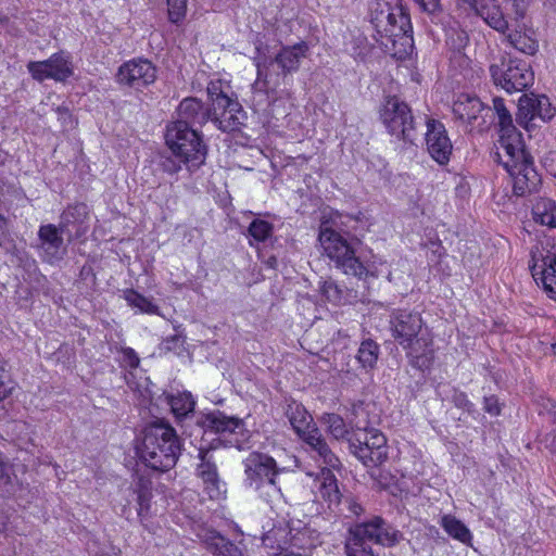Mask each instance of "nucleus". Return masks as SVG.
<instances>
[{
	"instance_id": "obj_33",
	"label": "nucleus",
	"mask_w": 556,
	"mask_h": 556,
	"mask_svg": "<svg viewBox=\"0 0 556 556\" xmlns=\"http://www.w3.org/2000/svg\"><path fill=\"white\" fill-rule=\"evenodd\" d=\"M287 415L293 430L298 433L309 429L314 424L313 417L307 413L305 407L296 402L288 405Z\"/></svg>"
},
{
	"instance_id": "obj_13",
	"label": "nucleus",
	"mask_w": 556,
	"mask_h": 556,
	"mask_svg": "<svg viewBox=\"0 0 556 556\" xmlns=\"http://www.w3.org/2000/svg\"><path fill=\"white\" fill-rule=\"evenodd\" d=\"M490 73L494 84L508 93L523 91L534 81L531 66L526 61L510 56H502L498 63L491 64Z\"/></svg>"
},
{
	"instance_id": "obj_5",
	"label": "nucleus",
	"mask_w": 556,
	"mask_h": 556,
	"mask_svg": "<svg viewBox=\"0 0 556 556\" xmlns=\"http://www.w3.org/2000/svg\"><path fill=\"white\" fill-rule=\"evenodd\" d=\"M370 23L381 38V45L388 47L397 40L412 41L409 15L400 7H392L386 0H370L368 3Z\"/></svg>"
},
{
	"instance_id": "obj_38",
	"label": "nucleus",
	"mask_w": 556,
	"mask_h": 556,
	"mask_svg": "<svg viewBox=\"0 0 556 556\" xmlns=\"http://www.w3.org/2000/svg\"><path fill=\"white\" fill-rule=\"evenodd\" d=\"M273 225L264 219L255 218L249 226V243L251 247L265 242L273 235Z\"/></svg>"
},
{
	"instance_id": "obj_8",
	"label": "nucleus",
	"mask_w": 556,
	"mask_h": 556,
	"mask_svg": "<svg viewBox=\"0 0 556 556\" xmlns=\"http://www.w3.org/2000/svg\"><path fill=\"white\" fill-rule=\"evenodd\" d=\"M229 89L220 79L211 80L207 85L213 123L224 132L237 130L245 117L240 103L229 96Z\"/></svg>"
},
{
	"instance_id": "obj_28",
	"label": "nucleus",
	"mask_w": 556,
	"mask_h": 556,
	"mask_svg": "<svg viewBox=\"0 0 556 556\" xmlns=\"http://www.w3.org/2000/svg\"><path fill=\"white\" fill-rule=\"evenodd\" d=\"M483 110L484 106L478 97L466 93L459 94L453 104L455 116L468 123L477 119Z\"/></svg>"
},
{
	"instance_id": "obj_43",
	"label": "nucleus",
	"mask_w": 556,
	"mask_h": 556,
	"mask_svg": "<svg viewBox=\"0 0 556 556\" xmlns=\"http://www.w3.org/2000/svg\"><path fill=\"white\" fill-rule=\"evenodd\" d=\"M184 162L180 157L175 154L173 156L165 157L162 162L163 170L167 174L175 175L182 169Z\"/></svg>"
},
{
	"instance_id": "obj_47",
	"label": "nucleus",
	"mask_w": 556,
	"mask_h": 556,
	"mask_svg": "<svg viewBox=\"0 0 556 556\" xmlns=\"http://www.w3.org/2000/svg\"><path fill=\"white\" fill-rule=\"evenodd\" d=\"M122 362L129 368H137L139 366L140 359L131 348H125L122 350Z\"/></svg>"
},
{
	"instance_id": "obj_42",
	"label": "nucleus",
	"mask_w": 556,
	"mask_h": 556,
	"mask_svg": "<svg viewBox=\"0 0 556 556\" xmlns=\"http://www.w3.org/2000/svg\"><path fill=\"white\" fill-rule=\"evenodd\" d=\"M321 476H323V482H321V486L324 488L325 490V493L328 495V497L331 500V495L333 493L334 497L337 498V494H338V486H337V481H336V478L334 476L332 475V472L329 470V469H323L321 470Z\"/></svg>"
},
{
	"instance_id": "obj_24",
	"label": "nucleus",
	"mask_w": 556,
	"mask_h": 556,
	"mask_svg": "<svg viewBox=\"0 0 556 556\" xmlns=\"http://www.w3.org/2000/svg\"><path fill=\"white\" fill-rule=\"evenodd\" d=\"M484 22L498 33L508 30V22L497 0H466Z\"/></svg>"
},
{
	"instance_id": "obj_12",
	"label": "nucleus",
	"mask_w": 556,
	"mask_h": 556,
	"mask_svg": "<svg viewBox=\"0 0 556 556\" xmlns=\"http://www.w3.org/2000/svg\"><path fill=\"white\" fill-rule=\"evenodd\" d=\"M379 116L389 135L404 142H414V116L404 101L395 96L387 97L380 106Z\"/></svg>"
},
{
	"instance_id": "obj_27",
	"label": "nucleus",
	"mask_w": 556,
	"mask_h": 556,
	"mask_svg": "<svg viewBox=\"0 0 556 556\" xmlns=\"http://www.w3.org/2000/svg\"><path fill=\"white\" fill-rule=\"evenodd\" d=\"M298 435L316 453L324 465L329 467L337 466L339 460L329 448L316 425H313L307 430H303V432L298 433Z\"/></svg>"
},
{
	"instance_id": "obj_55",
	"label": "nucleus",
	"mask_w": 556,
	"mask_h": 556,
	"mask_svg": "<svg viewBox=\"0 0 556 556\" xmlns=\"http://www.w3.org/2000/svg\"><path fill=\"white\" fill-rule=\"evenodd\" d=\"M343 548H344V551L348 553V541H345V542L343 543Z\"/></svg>"
},
{
	"instance_id": "obj_14",
	"label": "nucleus",
	"mask_w": 556,
	"mask_h": 556,
	"mask_svg": "<svg viewBox=\"0 0 556 556\" xmlns=\"http://www.w3.org/2000/svg\"><path fill=\"white\" fill-rule=\"evenodd\" d=\"M27 70L30 76L39 83L47 79L65 81L73 76L74 64L68 52L60 51L47 60L28 62Z\"/></svg>"
},
{
	"instance_id": "obj_46",
	"label": "nucleus",
	"mask_w": 556,
	"mask_h": 556,
	"mask_svg": "<svg viewBox=\"0 0 556 556\" xmlns=\"http://www.w3.org/2000/svg\"><path fill=\"white\" fill-rule=\"evenodd\" d=\"M371 46L367 42V39L359 37L355 41L353 56L355 59L364 60L369 54Z\"/></svg>"
},
{
	"instance_id": "obj_39",
	"label": "nucleus",
	"mask_w": 556,
	"mask_h": 556,
	"mask_svg": "<svg viewBox=\"0 0 556 556\" xmlns=\"http://www.w3.org/2000/svg\"><path fill=\"white\" fill-rule=\"evenodd\" d=\"M325 422L329 432L336 439H343L348 432L343 418L337 414H327Z\"/></svg>"
},
{
	"instance_id": "obj_45",
	"label": "nucleus",
	"mask_w": 556,
	"mask_h": 556,
	"mask_svg": "<svg viewBox=\"0 0 556 556\" xmlns=\"http://www.w3.org/2000/svg\"><path fill=\"white\" fill-rule=\"evenodd\" d=\"M483 409L491 416H498L501 414V404L495 395L484 396Z\"/></svg>"
},
{
	"instance_id": "obj_1",
	"label": "nucleus",
	"mask_w": 556,
	"mask_h": 556,
	"mask_svg": "<svg viewBox=\"0 0 556 556\" xmlns=\"http://www.w3.org/2000/svg\"><path fill=\"white\" fill-rule=\"evenodd\" d=\"M181 442L176 430L163 421L146 428L137 454L142 463L153 470L166 471L173 468L180 455Z\"/></svg>"
},
{
	"instance_id": "obj_26",
	"label": "nucleus",
	"mask_w": 556,
	"mask_h": 556,
	"mask_svg": "<svg viewBox=\"0 0 556 556\" xmlns=\"http://www.w3.org/2000/svg\"><path fill=\"white\" fill-rule=\"evenodd\" d=\"M197 422L205 430L212 432H230L241 431L243 424L240 419L228 417L219 410H214L201 416Z\"/></svg>"
},
{
	"instance_id": "obj_32",
	"label": "nucleus",
	"mask_w": 556,
	"mask_h": 556,
	"mask_svg": "<svg viewBox=\"0 0 556 556\" xmlns=\"http://www.w3.org/2000/svg\"><path fill=\"white\" fill-rule=\"evenodd\" d=\"M508 42L518 51L533 55L539 49L538 40L532 31L526 30L518 25V28L507 35Z\"/></svg>"
},
{
	"instance_id": "obj_25",
	"label": "nucleus",
	"mask_w": 556,
	"mask_h": 556,
	"mask_svg": "<svg viewBox=\"0 0 556 556\" xmlns=\"http://www.w3.org/2000/svg\"><path fill=\"white\" fill-rule=\"evenodd\" d=\"M177 121H184L193 128L195 125H203L207 121L213 122V111L211 109L205 110L195 98H186L178 106Z\"/></svg>"
},
{
	"instance_id": "obj_15",
	"label": "nucleus",
	"mask_w": 556,
	"mask_h": 556,
	"mask_svg": "<svg viewBox=\"0 0 556 556\" xmlns=\"http://www.w3.org/2000/svg\"><path fill=\"white\" fill-rule=\"evenodd\" d=\"M157 77V70L155 65L143 58H136L123 63L117 71L116 81L135 90H142L143 88L154 84Z\"/></svg>"
},
{
	"instance_id": "obj_36",
	"label": "nucleus",
	"mask_w": 556,
	"mask_h": 556,
	"mask_svg": "<svg viewBox=\"0 0 556 556\" xmlns=\"http://www.w3.org/2000/svg\"><path fill=\"white\" fill-rule=\"evenodd\" d=\"M535 96L523 94L518 101V113L517 121L525 128H529V125L538 119Z\"/></svg>"
},
{
	"instance_id": "obj_29",
	"label": "nucleus",
	"mask_w": 556,
	"mask_h": 556,
	"mask_svg": "<svg viewBox=\"0 0 556 556\" xmlns=\"http://www.w3.org/2000/svg\"><path fill=\"white\" fill-rule=\"evenodd\" d=\"M354 219L357 224H359V227H354L355 233L352 236L350 233V271H353V275L358 277L359 279L368 275V268L359 262V257L355 255V251L353 248L354 240H358V236H363L365 231L368 230V220L365 217V215L361 214L359 216H356L355 218H352L350 216V222Z\"/></svg>"
},
{
	"instance_id": "obj_16",
	"label": "nucleus",
	"mask_w": 556,
	"mask_h": 556,
	"mask_svg": "<svg viewBox=\"0 0 556 556\" xmlns=\"http://www.w3.org/2000/svg\"><path fill=\"white\" fill-rule=\"evenodd\" d=\"M426 126L425 142L429 155L438 164L446 165L452 155L453 144L445 126L433 118H429Z\"/></svg>"
},
{
	"instance_id": "obj_10",
	"label": "nucleus",
	"mask_w": 556,
	"mask_h": 556,
	"mask_svg": "<svg viewBox=\"0 0 556 556\" xmlns=\"http://www.w3.org/2000/svg\"><path fill=\"white\" fill-rule=\"evenodd\" d=\"M403 540V533L380 516H374L350 529V551L352 548L372 551L371 543L393 547Z\"/></svg>"
},
{
	"instance_id": "obj_37",
	"label": "nucleus",
	"mask_w": 556,
	"mask_h": 556,
	"mask_svg": "<svg viewBox=\"0 0 556 556\" xmlns=\"http://www.w3.org/2000/svg\"><path fill=\"white\" fill-rule=\"evenodd\" d=\"M378 354L379 346L368 339L362 342L355 358L364 369H372L377 363Z\"/></svg>"
},
{
	"instance_id": "obj_49",
	"label": "nucleus",
	"mask_w": 556,
	"mask_h": 556,
	"mask_svg": "<svg viewBox=\"0 0 556 556\" xmlns=\"http://www.w3.org/2000/svg\"><path fill=\"white\" fill-rule=\"evenodd\" d=\"M4 374H5L4 361L0 356V401L5 399L10 394V392H11V387L5 381V379H4L5 375Z\"/></svg>"
},
{
	"instance_id": "obj_51",
	"label": "nucleus",
	"mask_w": 556,
	"mask_h": 556,
	"mask_svg": "<svg viewBox=\"0 0 556 556\" xmlns=\"http://www.w3.org/2000/svg\"><path fill=\"white\" fill-rule=\"evenodd\" d=\"M431 254L438 258L445 254V249L440 241H430Z\"/></svg>"
},
{
	"instance_id": "obj_31",
	"label": "nucleus",
	"mask_w": 556,
	"mask_h": 556,
	"mask_svg": "<svg viewBox=\"0 0 556 556\" xmlns=\"http://www.w3.org/2000/svg\"><path fill=\"white\" fill-rule=\"evenodd\" d=\"M440 525L444 529V531L454 540H457L460 543L468 546L472 545V534L470 530L463 521L457 519L455 516H442Z\"/></svg>"
},
{
	"instance_id": "obj_34",
	"label": "nucleus",
	"mask_w": 556,
	"mask_h": 556,
	"mask_svg": "<svg viewBox=\"0 0 556 556\" xmlns=\"http://www.w3.org/2000/svg\"><path fill=\"white\" fill-rule=\"evenodd\" d=\"M123 298L130 307L137 308L142 314L161 315L159 306L153 303L152 299L134 289H126Z\"/></svg>"
},
{
	"instance_id": "obj_18",
	"label": "nucleus",
	"mask_w": 556,
	"mask_h": 556,
	"mask_svg": "<svg viewBox=\"0 0 556 556\" xmlns=\"http://www.w3.org/2000/svg\"><path fill=\"white\" fill-rule=\"evenodd\" d=\"M89 208L86 204L70 205L61 215L60 230L68 240L78 239L89 230Z\"/></svg>"
},
{
	"instance_id": "obj_40",
	"label": "nucleus",
	"mask_w": 556,
	"mask_h": 556,
	"mask_svg": "<svg viewBox=\"0 0 556 556\" xmlns=\"http://www.w3.org/2000/svg\"><path fill=\"white\" fill-rule=\"evenodd\" d=\"M538 119L547 122L553 118L555 109L552 106L549 99L545 96H535Z\"/></svg>"
},
{
	"instance_id": "obj_21",
	"label": "nucleus",
	"mask_w": 556,
	"mask_h": 556,
	"mask_svg": "<svg viewBox=\"0 0 556 556\" xmlns=\"http://www.w3.org/2000/svg\"><path fill=\"white\" fill-rule=\"evenodd\" d=\"M201 463L198 465V476L202 479L204 492L211 500H219L226 493V485L220 481L212 454L208 451H200Z\"/></svg>"
},
{
	"instance_id": "obj_35",
	"label": "nucleus",
	"mask_w": 556,
	"mask_h": 556,
	"mask_svg": "<svg viewBox=\"0 0 556 556\" xmlns=\"http://www.w3.org/2000/svg\"><path fill=\"white\" fill-rule=\"evenodd\" d=\"M168 405L176 419L180 420L193 412L195 402L190 392H178L168 396Z\"/></svg>"
},
{
	"instance_id": "obj_20",
	"label": "nucleus",
	"mask_w": 556,
	"mask_h": 556,
	"mask_svg": "<svg viewBox=\"0 0 556 556\" xmlns=\"http://www.w3.org/2000/svg\"><path fill=\"white\" fill-rule=\"evenodd\" d=\"M60 227L48 224L40 226L38 230V238L40 240V253L43 261L55 264L60 262L65 255L66 248L61 236Z\"/></svg>"
},
{
	"instance_id": "obj_3",
	"label": "nucleus",
	"mask_w": 556,
	"mask_h": 556,
	"mask_svg": "<svg viewBox=\"0 0 556 556\" xmlns=\"http://www.w3.org/2000/svg\"><path fill=\"white\" fill-rule=\"evenodd\" d=\"M244 488L257 494L266 503H275L282 497L279 477L287 468L267 453L251 452L242 460Z\"/></svg>"
},
{
	"instance_id": "obj_23",
	"label": "nucleus",
	"mask_w": 556,
	"mask_h": 556,
	"mask_svg": "<svg viewBox=\"0 0 556 556\" xmlns=\"http://www.w3.org/2000/svg\"><path fill=\"white\" fill-rule=\"evenodd\" d=\"M199 538L213 556H248L242 542L233 543L215 530H203Z\"/></svg>"
},
{
	"instance_id": "obj_17",
	"label": "nucleus",
	"mask_w": 556,
	"mask_h": 556,
	"mask_svg": "<svg viewBox=\"0 0 556 556\" xmlns=\"http://www.w3.org/2000/svg\"><path fill=\"white\" fill-rule=\"evenodd\" d=\"M319 242L334 265L344 274L348 273V242L341 233L330 227L328 222H324L320 226Z\"/></svg>"
},
{
	"instance_id": "obj_2",
	"label": "nucleus",
	"mask_w": 556,
	"mask_h": 556,
	"mask_svg": "<svg viewBox=\"0 0 556 556\" xmlns=\"http://www.w3.org/2000/svg\"><path fill=\"white\" fill-rule=\"evenodd\" d=\"M350 418V452L366 467H376L387 458L386 437L372 428L367 406L361 402L352 409Z\"/></svg>"
},
{
	"instance_id": "obj_41",
	"label": "nucleus",
	"mask_w": 556,
	"mask_h": 556,
	"mask_svg": "<svg viewBox=\"0 0 556 556\" xmlns=\"http://www.w3.org/2000/svg\"><path fill=\"white\" fill-rule=\"evenodd\" d=\"M168 16L173 23L180 22L186 14L187 0H167Z\"/></svg>"
},
{
	"instance_id": "obj_9",
	"label": "nucleus",
	"mask_w": 556,
	"mask_h": 556,
	"mask_svg": "<svg viewBox=\"0 0 556 556\" xmlns=\"http://www.w3.org/2000/svg\"><path fill=\"white\" fill-rule=\"evenodd\" d=\"M510 152L507 149H502L496 152V155L511 177L515 194L523 197L536 191L541 185V178L530 155L523 149V142L519 144L518 152Z\"/></svg>"
},
{
	"instance_id": "obj_48",
	"label": "nucleus",
	"mask_w": 556,
	"mask_h": 556,
	"mask_svg": "<svg viewBox=\"0 0 556 556\" xmlns=\"http://www.w3.org/2000/svg\"><path fill=\"white\" fill-rule=\"evenodd\" d=\"M419 8L429 14H434L441 10V0H414Z\"/></svg>"
},
{
	"instance_id": "obj_19",
	"label": "nucleus",
	"mask_w": 556,
	"mask_h": 556,
	"mask_svg": "<svg viewBox=\"0 0 556 556\" xmlns=\"http://www.w3.org/2000/svg\"><path fill=\"white\" fill-rule=\"evenodd\" d=\"M494 110L498 117L500 125V139L498 150L507 149L510 153L519 151V144L522 142L521 134L513 124V118L509 111L504 104V100L495 98L493 100Z\"/></svg>"
},
{
	"instance_id": "obj_7",
	"label": "nucleus",
	"mask_w": 556,
	"mask_h": 556,
	"mask_svg": "<svg viewBox=\"0 0 556 556\" xmlns=\"http://www.w3.org/2000/svg\"><path fill=\"white\" fill-rule=\"evenodd\" d=\"M307 49L308 48L305 42L285 47L275 56L274 61L268 62L265 58L261 56L260 49L257 48L258 55L255 58L257 78L252 85V89L255 97H260V102L263 101V98L268 104L275 100L274 88L270 85L267 75L269 65L277 63L285 75L295 72L300 66L301 59L306 56Z\"/></svg>"
},
{
	"instance_id": "obj_53",
	"label": "nucleus",
	"mask_w": 556,
	"mask_h": 556,
	"mask_svg": "<svg viewBox=\"0 0 556 556\" xmlns=\"http://www.w3.org/2000/svg\"><path fill=\"white\" fill-rule=\"evenodd\" d=\"M364 511L361 504L350 501V513L354 514L355 516H359Z\"/></svg>"
},
{
	"instance_id": "obj_11",
	"label": "nucleus",
	"mask_w": 556,
	"mask_h": 556,
	"mask_svg": "<svg viewBox=\"0 0 556 556\" xmlns=\"http://www.w3.org/2000/svg\"><path fill=\"white\" fill-rule=\"evenodd\" d=\"M532 277L548 298L556 301V237L544 236L531 249L529 264Z\"/></svg>"
},
{
	"instance_id": "obj_22",
	"label": "nucleus",
	"mask_w": 556,
	"mask_h": 556,
	"mask_svg": "<svg viewBox=\"0 0 556 556\" xmlns=\"http://www.w3.org/2000/svg\"><path fill=\"white\" fill-rule=\"evenodd\" d=\"M152 482L150 479L139 476L136 478L128 491L127 503L136 504L137 515L143 522L151 514Z\"/></svg>"
},
{
	"instance_id": "obj_30",
	"label": "nucleus",
	"mask_w": 556,
	"mask_h": 556,
	"mask_svg": "<svg viewBox=\"0 0 556 556\" xmlns=\"http://www.w3.org/2000/svg\"><path fill=\"white\" fill-rule=\"evenodd\" d=\"M532 215L536 224L556 228V201L548 198L539 199L533 204Z\"/></svg>"
},
{
	"instance_id": "obj_44",
	"label": "nucleus",
	"mask_w": 556,
	"mask_h": 556,
	"mask_svg": "<svg viewBox=\"0 0 556 556\" xmlns=\"http://www.w3.org/2000/svg\"><path fill=\"white\" fill-rule=\"evenodd\" d=\"M452 401L458 408L465 409L469 413L473 409V404L468 400L465 392L455 390L452 395Z\"/></svg>"
},
{
	"instance_id": "obj_6",
	"label": "nucleus",
	"mask_w": 556,
	"mask_h": 556,
	"mask_svg": "<svg viewBox=\"0 0 556 556\" xmlns=\"http://www.w3.org/2000/svg\"><path fill=\"white\" fill-rule=\"evenodd\" d=\"M165 140L173 154L181 159L188 172L204 163L206 147L199 132L184 121H175L167 126Z\"/></svg>"
},
{
	"instance_id": "obj_50",
	"label": "nucleus",
	"mask_w": 556,
	"mask_h": 556,
	"mask_svg": "<svg viewBox=\"0 0 556 556\" xmlns=\"http://www.w3.org/2000/svg\"><path fill=\"white\" fill-rule=\"evenodd\" d=\"M511 12L516 21L522 20L526 15L525 0H509Z\"/></svg>"
},
{
	"instance_id": "obj_54",
	"label": "nucleus",
	"mask_w": 556,
	"mask_h": 556,
	"mask_svg": "<svg viewBox=\"0 0 556 556\" xmlns=\"http://www.w3.org/2000/svg\"><path fill=\"white\" fill-rule=\"evenodd\" d=\"M59 115L62 117V119L70 118L68 111L66 109H58Z\"/></svg>"
},
{
	"instance_id": "obj_52",
	"label": "nucleus",
	"mask_w": 556,
	"mask_h": 556,
	"mask_svg": "<svg viewBox=\"0 0 556 556\" xmlns=\"http://www.w3.org/2000/svg\"><path fill=\"white\" fill-rule=\"evenodd\" d=\"M350 556H375V555H374L372 551H369L366 548H363V549L352 548L350 551Z\"/></svg>"
},
{
	"instance_id": "obj_4",
	"label": "nucleus",
	"mask_w": 556,
	"mask_h": 556,
	"mask_svg": "<svg viewBox=\"0 0 556 556\" xmlns=\"http://www.w3.org/2000/svg\"><path fill=\"white\" fill-rule=\"evenodd\" d=\"M393 338L410 356L428 361L432 356V338L418 312L396 309L390 316Z\"/></svg>"
}]
</instances>
